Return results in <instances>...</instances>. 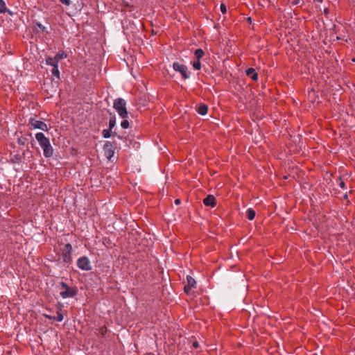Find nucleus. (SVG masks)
Masks as SVG:
<instances>
[{"mask_svg":"<svg viewBox=\"0 0 355 355\" xmlns=\"http://www.w3.org/2000/svg\"><path fill=\"white\" fill-rule=\"evenodd\" d=\"M205 52L201 49H198L194 52V55L196 57V59L198 60H200V59L204 56Z\"/></svg>","mask_w":355,"mask_h":355,"instance_id":"f3484780","label":"nucleus"},{"mask_svg":"<svg viewBox=\"0 0 355 355\" xmlns=\"http://www.w3.org/2000/svg\"><path fill=\"white\" fill-rule=\"evenodd\" d=\"M51 73L54 77L60 78V71L58 69V64H55L53 67Z\"/></svg>","mask_w":355,"mask_h":355,"instance_id":"a211bd4d","label":"nucleus"},{"mask_svg":"<svg viewBox=\"0 0 355 355\" xmlns=\"http://www.w3.org/2000/svg\"><path fill=\"white\" fill-rule=\"evenodd\" d=\"M60 1L67 6H69L71 4L70 0H60Z\"/></svg>","mask_w":355,"mask_h":355,"instance_id":"c756f323","label":"nucleus"},{"mask_svg":"<svg viewBox=\"0 0 355 355\" xmlns=\"http://www.w3.org/2000/svg\"><path fill=\"white\" fill-rule=\"evenodd\" d=\"M64 319V316L62 313L61 309L58 311H57V316L55 317V320L58 322H62Z\"/></svg>","mask_w":355,"mask_h":355,"instance_id":"4be33fe9","label":"nucleus"},{"mask_svg":"<svg viewBox=\"0 0 355 355\" xmlns=\"http://www.w3.org/2000/svg\"><path fill=\"white\" fill-rule=\"evenodd\" d=\"M196 111L201 115H205L208 111V107L207 105L201 103L196 107Z\"/></svg>","mask_w":355,"mask_h":355,"instance_id":"f8f14e48","label":"nucleus"},{"mask_svg":"<svg viewBox=\"0 0 355 355\" xmlns=\"http://www.w3.org/2000/svg\"><path fill=\"white\" fill-rule=\"evenodd\" d=\"M173 69L174 71L179 72L183 79L189 78L191 73L188 71V67L186 65L175 62L173 64Z\"/></svg>","mask_w":355,"mask_h":355,"instance_id":"39448f33","label":"nucleus"},{"mask_svg":"<svg viewBox=\"0 0 355 355\" xmlns=\"http://www.w3.org/2000/svg\"><path fill=\"white\" fill-rule=\"evenodd\" d=\"M67 53H65L64 51H59L55 55V59L58 60V62H60V60L67 58Z\"/></svg>","mask_w":355,"mask_h":355,"instance_id":"6ab92c4d","label":"nucleus"},{"mask_svg":"<svg viewBox=\"0 0 355 355\" xmlns=\"http://www.w3.org/2000/svg\"><path fill=\"white\" fill-rule=\"evenodd\" d=\"M255 215H256V212L255 211L252 209V208H249L247 209L246 211V216L248 218V220H252L255 217Z\"/></svg>","mask_w":355,"mask_h":355,"instance_id":"ddd939ff","label":"nucleus"},{"mask_svg":"<svg viewBox=\"0 0 355 355\" xmlns=\"http://www.w3.org/2000/svg\"><path fill=\"white\" fill-rule=\"evenodd\" d=\"M245 73L248 76L250 77V78L256 81L258 79V73L256 72L255 69L254 68H248L245 71Z\"/></svg>","mask_w":355,"mask_h":355,"instance_id":"9b49d317","label":"nucleus"},{"mask_svg":"<svg viewBox=\"0 0 355 355\" xmlns=\"http://www.w3.org/2000/svg\"><path fill=\"white\" fill-rule=\"evenodd\" d=\"M107 329L105 326H103L98 329V333L103 336H104L105 335V334L107 333Z\"/></svg>","mask_w":355,"mask_h":355,"instance_id":"b1692460","label":"nucleus"},{"mask_svg":"<svg viewBox=\"0 0 355 355\" xmlns=\"http://www.w3.org/2000/svg\"><path fill=\"white\" fill-rule=\"evenodd\" d=\"M15 162H20L21 157L19 155H15L13 157Z\"/></svg>","mask_w":355,"mask_h":355,"instance_id":"cd10ccee","label":"nucleus"},{"mask_svg":"<svg viewBox=\"0 0 355 355\" xmlns=\"http://www.w3.org/2000/svg\"><path fill=\"white\" fill-rule=\"evenodd\" d=\"M146 355H154V354H152V353H150V354H146Z\"/></svg>","mask_w":355,"mask_h":355,"instance_id":"c9c22d12","label":"nucleus"},{"mask_svg":"<svg viewBox=\"0 0 355 355\" xmlns=\"http://www.w3.org/2000/svg\"><path fill=\"white\" fill-rule=\"evenodd\" d=\"M124 120L121 123V126L123 128V129H127L129 128L130 126V123H129V121L125 119H123Z\"/></svg>","mask_w":355,"mask_h":355,"instance_id":"5701e85b","label":"nucleus"},{"mask_svg":"<svg viewBox=\"0 0 355 355\" xmlns=\"http://www.w3.org/2000/svg\"><path fill=\"white\" fill-rule=\"evenodd\" d=\"M300 0H292L291 4L293 6H295V5H297L298 3H300Z\"/></svg>","mask_w":355,"mask_h":355,"instance_id":"7c9ffc66","label":"nucleus"},{"mask_svg":"<svg viewBox=\"0 0 355 355\" xmlns=\"http://www.w3.org/2000/svg\"><path fill=\"white\" fill-rule=\"evenodd\" d=\"M27 139L26 138H19L18 139V144L19 145L24 146L26 144Z\"/></svg>","mask_w":355,"mask_h":355,"instance_id":"393cba45","label":"nucleus"},{"mask_svg":"<svg viewBox=\"0 0 355 355\" xmlns=\"http://www.w3.org/2000/svg\"><path fill=\"white\" fill-rule=\"evenodd\" d=\"M192 65L195 70H200L201 69L200 60H196L193 62Z\"/></svg>","mask_w":355,"mask_h":355,"instance_id":"412c9836","label":"nucleus"},{"mask_svg":"<svg viewBox=\"0 0 355 355\" xmlns=\"http://www.w3.org/2000/svg\"><path fill=\"white\" fill-rule=\"evenodd\" d=\"M323 1V0H313V2L314 3H320Z\"/></svg>","mask_w":355,"mask_h":355,"instance_id":"f704fd0d","label":"nucleus"},{"mask_svg":"<svg viewBox=\"0 0 355 355\" xmlns=\"http://www.w3.org/2000/svg\"><path fill=\"white\" fill-rule=\"evenodd\" d=\"M35 139L43 150V155L46 158H49L53 155V148L51 144L50 139L44 133L37 132L35 134Z\"/></svg>","mask_w":355,"mask_h":355,"instance_id":"f257e3e1","label":"nucleus"},{"mask_svg":"<svg viewBox=\"0 0 355 355\" xmlns=\"http://www.w3.org/2000/svg\"><path fill=\"white\" fill-rule=\"evenodd\" d=\"M38 26L42 31H44L46 29V28L40 24H38Z\"/></svg>","mask_w":355,"mask_h":355,"instance_id":"473e14b6","label":"nucleus"},{"mask_svg":"<svg viewBox=\"0 0 355 355\" xmlns=\"http://www.w3.org/2000/svg\"><path fill=\"white\" fill-rule=\"evenodd\" d=\"M199 346H200V345H199L198 342H197V341H194V342L193 343V347L194 348H196V349H197V348H198V347H199Z\"/></svg>","mask_w":355,"mask_h":355,"instance_id":"2f4dec72","label":"nucleus"},{"mask_svg":"<svg viewBox=\"0 0 355 355\" xmlns=\"http://www.w3.org/2000/svg\"><path fill=\"white\" fill-rule=\"evenodd\" d=\"M110 114L112 115V116L110 117V121H109V129L110 130H112V129L114 128V127L116 125V116L114 114H112L111 112H110Z\"/></svg>","mask_w":355,"mask_h":355,"instance_id":"dca6fc26","label":"nucleus"},{"mask_svg":"<svg viewBox=\"0 0 355 355\" xmlns=\"http://www.w3.org/2000/svg\"><path fill=\"white\" fill-rule=\"evenodd\" d=\"M175 205H180V199H175Z\"/></svg>","mask_w":355,"mask_h":355,"instance_id":"72a5a7b5","label":"nucleus"},{"mask_svg":"<svg viewBox=\"0 0 355 355\" xmlns=\"http://www.w3.org/2000/svg\"><path fill=\"white\" fill-rule=\"evenodd\" d=\"M338 185L340 186V187L341 189H345L346 188V186H345V183L341 180L340 178H339V183H338Z\"/></svg>","mask_w":355,"mask_h":355,"instance_id":"bb28decb","label":"nucleus"},{"mask_svg":"<svg viewBox=\"0 0 355 355\" xmlns=\"http://www.w3.org/2000/svg\"><path fill=\"white\" fill-rule=\"evenodd\" d=\"M28 126L30 129H40L43 131H48L47 124L35 118L31 117L29 119Z\"/></svg>","mask_w":355,"mask_h":355,"instance_id":"423d86ee","label":"nucleus"},{"mask_svg":"<svg viewBox=\"0 0 355 355\" xmlns=\"http://www.w3.org/2000/svg\"><path fill=\"white\" fill-rule=\"evenodd\" d=\"M43 315H44V318H46L47 319L53 320H55V316H52V315H48V314H46V313H44Z\"/></svg>","mask_w":355,"mask_h":355,"instance_id":"c85d7f7f","label":"nucleus"},{"mask_svg":"<svg viewBox=\"0 0 355 355\" xmlns=\"http://www.w3.org/2000/svg\"><path fill=\"white\" fill-rule=\"evenodd\" d=\"M73 248L70 243H67L61 252L60 259L65 263L70 264L72 262Z\"/></svg>","mask_w":355,"mask_h":355,"instance_id":"20e7f679","label":"nucleus"},{"mask_svg":"<svg viewBox=\"0 0 355 355\" xmlns=\"http://www.w3.org/2000/svg\"><path fill=\"white\" fill-rule=\"evenodd\" d=\"M77 266L80 269L85 271H89L92 270V266L89 259L86 256L81 257L78 259Z\"/></svg>","mask_w":355,"mask_h":355,"instance_id":"6e6552de","label":"nucleus"},{"mask_svg":"<svg viewBox=\"0 0 355 355\" xmlns=\"http://www.w3.org/2000/svg\"><path fill=\"white\" fill-rule=\"evenodd\" d=\"M46 63L47 65H50V66H52V67L55 66V64H58V62L55 59V56L53 58H52V57L46 58Z\"/></svg>","mask_w":355,"mask_h":355,"instance_id":"4468645a","label":"nucleus"},{"mask_svg":"<svg viewBox=\"0 0 355 355\" xmlns=\"http://www.w3.org/2000/svg\"><path fill=\"white\" fill-rule=\"evenodd\" d=\"M61 288L63 289V291L60 293V296L63 299H66L68 297H73L77 294V290L74 287H69L65 282H62L60 283Z\"/></svg>","mask_w":355,"mask_h":355,"instance_id":"7ed1b4c3","label":"nucleus"},{"mask_svg":"<svg viewBox=\"0 0 355 355\" xmlns=\"http://www.w3.org/2000/svg\"><path fill=\"white\" fill-rule=\"evenodd\" d=\"M220 11L225 14L227 12V8H226V6L224 4V3H221L220 6Z\"/></svg>","mask_w":355,"mask_h":355,"instance_id":"a878e982","label":"nucleus"},{"mask_svg":"<svg viewBox=\"0 0 355 355\" xmlns=\"http://www.w3.org/2000/svg\"><path fill=\"white\" fill-rule=\"evenodd\" d=\"M7 11H8V10L6 8L5 1L3 0H0V14L5 13Z\"/></svg>","mask_w":355,"mask_h":355,"instance_id":"aec40b11","label":"nucleus"},{"mask_svg":"<svg viewBox=\"0 0 355 355\" xmlns=\"http://www.w3.org/2000/svg\"><path fill=\"white\" fill-rule=\"evenodd\" d=\"M196 282L195 279L192 277L187 275V284H185L184 286V291L187 294H189V292L191 291V290L196 286Z\"/></svg>","mask_w":355,"mask_h":355,"instance_id":"1a4fd4ad","label":"nucleus"},{"mask_svg":"<svg viewBox=\"0 0 355 355\" xmlns=\"http://www.w3.org/2000/svg\"><path fill=\"white\" fill-rule=\"evenodd\" d=\"M203 203L205 206L214 207L216 205V198L212 195H208L204 200Z\"/></svg>","mask_w":355,"mask_h":355,"instance_id":"9d476101","label":"nucleus"},{"mask_svg":"<svg viewBox=\"0 0 355 355\" xmlns=\"http://www.w3.org/2000/svg\"><path fill=\"white\" fill-rule=\"evenodd\" d=\"M116 146L114 143L107 141L103 146V151L105 156L110 160L114 155Z\"/></svg>","mask_w":355,"mask_h":355,"instance_id":"0eeeda50","label":"nucleus"},{"mask_svg":"<svg viewBox=\"0 0 355 355\" xmlns=\"http://www.w3.org/2000/svg\"><path fill=\"white\" fill-rule=\"evenodd\" d=\"M112 135H116V132L115 131L112 132V130H110V129H108V130L105 129L102 131V136H103V137H104L105 139L110 138Z\"/></svg>","mask_w":355,"mask_h":355,"instance_id":"2eb2a0df","label":"nucleus"},{"mask_svg":"<svg viewBox=\"0 0 355 355\" xmlns=\"http://www.w3.org/2000/svg\"><path fill=\"white\" fill-rule=\"evenodd\" d=\"M113 107L121 118L126 119L128 117L126 101L124 99L121 98H116L113 103Z\"/></svg>","mask_w":355,"mask_h":355,"instance_id":"f03ea898","label":"nucleus"}]
</instances>
